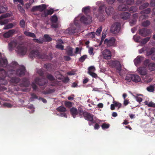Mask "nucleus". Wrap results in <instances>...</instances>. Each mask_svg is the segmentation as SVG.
<instances>
[{
	"mask_svg": "<svg viewBox=\"0 0 155 155\" xmlns=\"http://www.w3.org/2000/svg\"><path fill=\"white\" fill-rule=\"evenodd\" d=\"M25 67L24 66H21L16 70L15 72L16 75L19 77H21L25 75ZM7 73H9L12 74L15 72V71L11 69L9 70H7Z\"/></svg>",
	"mask_w": 155,
	"mask_h": 155,
	"instance_id": "nucleus-1",
	"label": "nucleus"
},
{
	"mask_svg": "<svg viewBox=\"0 0 155 155\" xmlns=\"http://www.w3.org/2000/svg\"><path fill=\"white\" fill-rule=\"evenodd\" d=\"M125 80L129 82L131 81L135 82H138L140 81L141 78L138 75L128 74L126 76Z\"/></svg>",
	"mask_w": 155,
	"mask_h": 155,
	"instance_id": "nucleus-2",
	"label": "nucleus"
},
{
	"mask_svg": "<svg viewBox=\"0 0 155 155\" xmlns=\"http://www.w3.org/2000/svg\"><path fill=\"white\" fill-rule=\"evenodd\" d=\"M31 58L37 57L38 58L44 59L46 58L47 56L45 54H41L38 50H33L29 54Z\"/></svg>",
	"mask_w": 155,
	"mask_h": 155,
	"instance_id": "nucleus-3",
	"label": "nucleus"
},
{
	"mask_svg": "<svg viewBox=\"0 0 155 155\" xmlns=\"http://www.w3.org/2000/svg\"><path fill=\"white\" fill-rule=\"evenodd\" d=\"M109 66L113 68H115L117 71L120 73L121 70V66L119 61L117 60H111L109 62Z\"/></svg>",
	"mask_w": 155,
	"mask_h": 155,
	"instance_id": "nucleus-4",
	"label": "nucleus"
},
{
	"mask_svg": "<svg viewBox=\"0 0 155 155\" xmlns=\"http://www.w3.org/2000/svg\"><path fill=\"white\" fill-rule=\"evenodd\" d=\"M143 64L145 66L147 67L150 71H155V63L150 62V60L147 59L144 61Z\"/></svg>",
	"mask_w": 155,
	"mask_h": 155,
	"instance_id": "nucleus-5",
	"label": "nucleus"
},
{
	"mask_svg": "<svg viewBox=\"0 0 155 155\" xmlns=\"http://www.w3.org/2000/svg\"><path fill=\"white\" fill-rule=\"evenodd\" d=\"M120 27V24L118 22H116L112 25L110 31L114 34L117 33L119 31Z\"/></svg>",
	"mask_w": 155,
	"mask_h": 155,
	"instance_id": "nucleus-6",
	"label": "nucleus"
},
{
	"mask_svg": "<svg viewBox=\"0 0 155 155\" xmlns=\"http://www.w3.org/2000/svg\"><path fill=\"white\" fill-rule=\"evenodd\" d=\"M115 40V38L114 37H111L109 39L106 38L105 40L104 43L108 47L114 46Z\"/></svg>",
	"mask_w": 155,
	"mask_h": 155,
	"instance_id": "nucleus-7",
	"label": "nucleus"
},
{
	"mask_svg": "<svg viewBox=\"0 0 155 155\" xmlns=\"http://www.w3.org/2000/svg\"><path fill=\"white\" fill-rule=\"evenodd\" d=\"M91 17L89 15L87 16H83L81 17L80 19L81 22L86 24H90L91 22Z\"/></svg>",
	"mask_w": 155,
	"mask_h": 155,
	"instance_id": "nucleus-8",
	"label": "nucleus"
},
{
	"mask_svg": "<svg viewBox=\"0 0 155 155\" xmlns=\"http://www.w3.org/2000/svg\"><path fill=\"white\" fill-rule=\"evenodd\" d=\"M83 116L85 120L91 122L92 123H95V121L93 119L94 116L92 114L85 111V113L84 114Z\"/></svg>",
	"mask_w": 155,
	"mask_h": 155,
	"instance_id": "nucleus-9",
	"label": "nucleus"
},
{
	"mask_svg": "<svg viewBox=\"0 0 155 155\" xmlns=\"http://www.w3.org/2000/svg\"><path fill=\"white\" fill-rule=\"evenodd\" d=\"M139 34L143 37H146L150 34L151 32L150 29L143 28L139 29Z\"/></svg>",
	"mask_w": 155,
	"mask_h": 155,
	"instance_id": "nucleus-10",
	"label": "nucleus"
},
{
	"mask_svg": "<svg viewBox=\"0 0 155 155\" xmlns=\"http://www.w3.org/2000/svg\"><path fill=\"white\" fill-rule=\"evenodd\" d=\"M7 75V72L5 71L3 69H0V78L1 79L0 80V84H4V82L5 81L4 80L5 77H6Z\"/></svg>",
	"mask_w": 155,
	"mask_h": 155,
	"instance_id": "nucleus-11",
	"label": "nucleus"
},
{
	"mask_svg": "<svg viewBox=\"0 0 155 155\" xmlns=\"http://www.w3.org/2000/svg\"><path fill=\"white\" fill-rule=\"evenodd\" d=\"M102 54L104 59L109 60L111 58V52L108 49H105L102 52Z\"/></svg>",
	"mask_w": 155,
	"mask_h": 155,
	"instance_id": "nucleus-12",
	"label": "nucleus"
},
{
	"mask_svg": "<svg viewBox=\"0 0 155 155\" xmlns=\"http://www.w3.org/2000/svg\"><path fill=\"white\" fill-rule=\"evenodd\" d=\"M8 14H5L2 15L0 16V24L1 25H5L9 22V20L8 19H3L8 17Z\"/></svg>",
	"mask_w": 155,
	"mask_h": 155,
	"instance_id": "nucleus-13",
	"label": "nucleus"
},
{
	"mask_svg": "<svg viewBox=\"0 0 155 155\" xmlns=\"http://www.w3.org/2000/svg\"><path fill=\"white\" fill-rule=\"evenodd\" d=\"M35 82L39 85L43 86L47 83L48 81L45 78H40L38 77L35 78Z\"/></svg>",
	"mask_w": 155,
	"mask_h": 155,
	"instance_id": "nucleus-14",
	"label": "nucleus"
},
{
	"mask_svg": "<svg viewBox=\"0 0 155 155\" xmlns=\"http://www.w3.org/2000/svg\"><path fill=\"white\" fill-rule=\"evenodd\" d=\"M18 52L21 55H25L27 51V49L25 46L19 45L17 47Z\"/></svg>",
	"mask_w": 155,
	"mask_h": 155,
	"instance_id": "nucleus-15",
	"label": "nucleus"
},
{
	"mask_svg": "<svg viewBox=\"0 0 155 155\" xmlns=\"http://www.w3.org/2000/svg\"><path fill=\"white\" fill-rule=\"evenodd\" d=\"M54 12V9L52 8L45 10L41 13V16L42 17H46L48 15H51L53 14Z\"/></svg>",
	"mask_w": 155,
	"mask_h": 155,
	"instance_id": "nucleus-16",
	"label": "nucleus"
},
{
	"mask_svg": "<svg viewBox=\"0 0 155 155\" xmlns=\"http://www.w3.org/2000/svg\"><path fill=\"white\" fill-rule=\"evenodd\" d=\"M138 73L142 75H145L147 74V69L146 67H140L137 69Z\"/></svg>",
	"mask_w": 155,
	"mask_h": 155,
	"instance_id": "nucleus-17",
	"label": "nucleus"
},
{
	"mask_svg": "<svg viewBox=\"0 0 155 155\" xmlns=\"http://www.w3.org/2000/svg\"><path fill=\"white\" fill-rule=\"evenodd\" d=\"M8 64V61L7 59L5 58H2V54L0 53V64L2 67H5L7 66Z\"/></svg>",
	"mask_w": 155,
	"mask_h": 155,
	"instance_id": "nucleus-18",
	"label": "nucleus"
},
{
	"mask_svg": "<svg viewBox=\"0 0 155 155\" xmlns=\"http://www.w3.org/2000/svg\"><path fill=\"white\" fill-rule=\"evenodd\" d=\"M74 24L75 25V26H73L72 27L68 29V33L69 34H72L75 33H76L78 31L76 28L75 27L76 25H77L76 22V21H74Z\"/></svg>",
	"mask_w": 155,
	"mask_h": 155,
	"instance_id": "nucleus-19",
	"label": "nucleus"
},
{
	"mask_svg": "<svg viewBox=\"0 0 155 155\" xmlns=\"http://www.w3.org/2000/svg\"><path fill=\"white\" fill-rule=\"evenodd\" d=\"M130 16V14L128 12H124L120 14V17L121 18L124 20L128 19Z\"/></svg>",
	"mask_w": 155,
	"mask_h": 155,
	"instance_id": "nucleus-20",
	"label": "nucleus"
},
{
	"mask_svg": "<svg viewBox=\"0 0 155 155\" xmlns=\"http://www.w3.org/2000/svg\"><path fill=\"white\" fill-rule=\"evenodd\" d=\"M15 31V30L14 29L10 30L8 32L4 34L3 37L5 38H8L14 34Z\"/></svg>",
	"mask_w": 155,
	"mask_h": 155,
	"instance_id": "nucleus-21",
	"label": "nucleus"
},
{
	"mask_svg": "<svg viewBox=\"0 0 155 155\" xmlns=\"http://www.w3.org/2000/svg\"><path fill=\"white\" fill-rule=\"evenodd\" d=\"M114 9L111 6H109L105 8V11L108 15H110L113 13Z\"/></svg>",
	"mask_w": 155,
	"mask_h": 155,
	"instance_id": "nucleus-22",
	"label": "nucleus"
},
{
	"mask_svg": "<svg viewBox=\"0 0 155 155\" xmlns=\"http://www.w3.org/2000/svg\"><path fill=\"white\" fill-rule=\"evenodd\" d=\"M17 45V42L16 40L12 41L8 43V48L9 50L12 51L13 48L16 47Z\"/></svg>",
	"mask_w": 155,
	"mask_h": 155,
	"instance_id": "nucleus-23",
	"label": "nucleus"
},
{
	"mask_svg": "<svg viewBox=\"0 0 155 155\" xmlns=\"http://www.w3.org/2000/svg\"><path fill=\"white\" fill-rule=\"evenodd\" d=\"M118 9L119 11H124L127 10L129 9V7L125 4H121L118 6Z\"/></svg>",
	"mask_w": 155,
	"mask_h": 155,
	"instance_id": "nucleus-24",
	"label": "nucleus"
},
{
	"mask_svg": "<svg viewBox=\"0 0 155 155\" xmlns=\"http://www.w3.org/2000/svg\"><path fill=\"white\" fill-rule=\"evenodd\" d=\"M70 112L74 118L76 117V116L78 114V110L75 107H73L70 110Z\"/></svg>",
	"mask_w": 155,
	"mask_h": 155,
	"instance_id": "nucleus-25",
	"label": "nucleus"
},
{
	"mask_svg": "<svg viewBox=\"0 0 155 155\" xmlns=\"http://www.w3.org/2000/svg\"><path fill=\"white\" fill-rule=\"evenodd\" d=\"M30 84V82L28 79L26 78H24L22 79V83L21 85L27 87H28Z\"/></svg>",
	"mask_w": 155,
	"mask_h": 155,
	"instance_id": "nucleus-26",
	"label": "nucleus"
},
{
	"mask_svg": "<svg viewBox=\"0 0 155 155\" xmlns=\"http://www.w3.org/2000/svg\"><path fill=\"white\" fill-rule=\"evenodd\" d=\"M77 110L78 114H79L80 117H82L85 113V112H84L83 110V107L79 106Z\"/></svg>",
	"mask_w": 155,
	"mask_h": 155,
	"instance_id": "nucleus-27",
	"label": "nucleus"
},
{
	"mask_svg": "<svg viewBox=\"0 0 155 155\" xmlns=\"http://www.w3.org/2000/svg\"><path fill=\"white\" fill-rule=\"evenodd\" d=\"M25 35L27 36L31 37L33 38H35L36 36L35 34L33 33L28 32L27 31H25L24 33Z\"/></svg>",
	"mask_w": 155,
	"mask_h": 155,
	"instance_id": "nucleus-28",
	"label": "nucleus"
},
{
	"mask_svg": "<svg viewBox=\"0 0 155 155\" xmlns=\"http://www.w3.org/2000/svg\"><path fill=\"white\" fill-rule=\"evenodd\" d=\"M73 48L71 47L67 48L66 52L68 55L71 56H72L74 55V54L73 52Z\"/></svg>",
	"mask_w": 155,
	"mask_h": 155,
	"instance_id": "nucleus-29",
	"label": "nucleus"
},
{
	"mask_svg": "<svg viewBox=\"0 0 155 155\" xmlns=\"http://www.w3.org/2000/svg\"><path fill=\"white\" fill-rule=\"evenodd\" d=\"M100 21H103L105 19V16L101 12L99 13L97 17Z\"/></svg>",
	"mask_w": 155,
	"mask_h": 155,
	"instance_id": "nucleus-30",
	"label": "nucleus"
},
{
	"mask_svg": "<svg viewBox=\"0 0 155 155\" xmlns=\"http://www.w3.org/2000/svg\"><path fill=\"white\" fill-rule=\"evenodd\" d=\"M141 56H137V58L134 60V62L135 65L137 66L141 62Z\"/></svg>",
	"mask_w": 155,
	"mask_h": 155,
	"instance_id": "nucleus-31",
	"label": "nucleus"
},
{
	"mask_svg": "<svg viewBox=\"0 0 155 155\" xmlns=\"http://www.w3.org/2000/svg\"><path fill=\"white\" fill-rule=\"evenodd\" d=\"M90 7L89 6L83 8L82 9V11L85 14H87L90 12Z\"/></svg>",
	"mask_w": 155,
	"mask_h": 155,
	"instance_id": "nucleus-32",
	"label": "nucleus"
},
{
	"mask_svg": "<svg viewBox=\"0 0 155 155\" xmlns=\"http://www.w3.org/2000/svg\"><path fill=\"white\" fill-rule=\"evenodd\" d=\"M44 67L46 68L47 71H51L52 68V65L51 64H44Z\"/></svg>",
	"mask_w": 155,
	"mask_h": 155,
	"instance_id": "nucleus-33",
	"label": "nucleus"
},
{
	"mask_svg": "<svg viewBox=\"0 0 155 155\" xmlns=\"http://www.w3.org/2000/svg\"><path fill=\"white\" fill-rule=\"evenodd\" d=\"M38 11L40 12H42L45 10L47 8V6L45 4H42L41 5L38 6Z\"/></svg>",
	"mask_w": 155,
	"mask_h": 155,
	"instance_id": "nucleus-34",
	"label": "nucleus"
},
{
	"mask_svg": "<svg viewBox=\"0 0 155 155\" xmlns=\"http://www.w3.org/2000/svg\"><path fill=\"white\" fill-rule=\"evenodd\" d=\"M20 80V79L19 78L16 77L12 78L10 80L11 82L15 83H18Z\"/></svg>",
	"mask_w": 155,
	"mask_h": 155,
	"instance_id": "nucleus-35",
	"label": "nucleus"
},
{
	"mask_svg": "<svg viewBox=\"0 0 155 155\" xmlns=\"http://www.w3.org/2000/svg\"><path fill=\"white\" fill-rule=\"evenodd\" d=\"M51 21L52 23H56L58 21V18L57 16L54 15L52 16L51 18Z\"/></svg>",
	"mask_w": 155,
	"mask_h": 155,
	"instance_id": "nucleus-36",
	"label": "nucleus"
},
{
	"mask_svg": "<svg viewBox=\"0 0 155 155\" xmlns=\"http://www.w3.org/2000/svg\"><path fill=\"white\" fill-rule=\"evenodd\" d=\"M137 10V8L136 6H132L130 8L129 11L131 13L136 12Z\"/></svg>",
	"mask_w": 155,
	"mask_h": 155,
	"instance_id": "nucleus-37",
	"label": "nucleus"
},
{
	"mask_svg": "<svg viewBox=\"0 0 155 155\" xmlns=\"http://www.w3.org/2000/svg\"><path fill=\"white\" fill-rule=\"evenodd\" d=\"M57 110L60 112H65L67 111L66 109L63 106H60L57 108Z\"/></svg>",
	"mask_w": 155,
	"mask_h": 155,
	"instance_id": "nucleus-38",
	"label": "nucleus"
},
{
	"mask_svg": "<svg viewBox=\"0 0 155 155\" xmlns=\"http://www.w3.org/2000/svg\"><path fill=\"white\" fill-rule=\"evenodd\" d=\"M151 11V9L150 8H148L142 11H141L140 12V14H148L150 13Z\"/></svg>",
	"mask_w": 155,
	"mask_h": 155,
	"instance_id": "nucleus-39",
	"label": "nucleus"
},
{
	"mask_svg": "<svg viewBox=\"0 0 155 155\" xmlns=\"http://www.w3.org/2000/svg\"><path fill=\"white\" fill-rule=\"evenodd\" d=\"M155 52V48H151L150 51L147 52L146 54L147 56H150Z\"/></svg>",
	"mask_w": 155,
	"mask_h": 155,
	"instance_id": "nucleus-40",
	"label": "nucleus"
},
{
	"mask_svg": "<svg viewBox=\"0 0 155 155\" xmlns=\"http://www.w3.org/2000/svg\"><path fill=\"white\" fill-rule=\"evenodd\" d=\"M149 5V4L148 3H144L139 7V9L140 10L143 9L148 7Z\"/></svg>",
	"mask_w": 155,
	"mask_h": 155,
	"instance_id": "nucleus-41",
	"label": "nucleus"
},
{
	"mask_svg": "<svg viewBox=\"0 0 155 155\" xmlns=\"http://www.w3.org/2000/svg\"><path fill=\"white\" fill-rule=\"evenodd\" d=\"M19 25L21 28H24L25 27V21L23 20H21L19 22Z\"/></svg>",
	"mask_w": 155,
	"mask_h": 155,
	"instance_id": "nucleus-42",
	"label": "nucleus"
},
{
	"mask_svg": "<svg viewBox=\"0 0 155 155\" xmlns=\"http://www.w3.org/2000/svg\"><path fill=\"white\" fill-rule=\"evenodd\" d=\"M13 27V25L12 23H10L6 25L3 28L4 30L8 29L9 28H11Z\"/></svg>",
	"mask_w": 155,
	"mask_h": 155,
	"instance_id": "nucleus-43",
	"label": "nucleus"
},
{
	"mask_svg": "<svg viewBox=\"0 0 155 155\" xmlns=\"http://www.w3.org/2000/svg\"><path fill=\"white\" fill-rule=\"evenodd\" d=\"M150 39V37H147L142 39L141 41V43L143 44H145L149 41Z\"/></svg>",
	"mask_w": 155,
	"mask_h": 155,
	"instance_id": "nucleus-44",
	"label": "nucleus"
},
{
	"mask_svg": "<svg viewBox=\"0 0 155 155\" xmlns=\"http://www.w3.org/2000/svg\"><path fill=\"white\" fill-rule=\"evenodd\" d=\"M150 24V21L148 20L143 21L142 23V25L143 27H146Z\"/></svg>",
	"mask_w": 155,
	"mask_h": 155,
	"instance_id": "nucleus-45",
	"label": "nucleus"
},
{
	"mask_svg": "<svg viewBox=\"0 0 155 155\" xmlns=\"http://www.w3.org/2000/svg\"><path fill=\"white\" fill-rule=\"evenodd\" d=\"M44 37V38L46 41H50L52 40V38H51L48 35H45Z\"/></svg>",
	"mask_w": 155,
	"mask_h": 155,
	"instance_id": "nucleus-46",
	"label": "nucleus"
},
{
	"mask_svg": "<svg viewBox=\"0 0 155 155\" xmlns=\"http://www.w3.org/2000/svg\"><path fill=\"white\" fill-rule=\"evenodd\" d=\"M110 125L109 124H107L106 123H104L101 125V127L103 129H107L110 127Z\"/></svg>",
	"mask_w": 155,
	"mask_h": 155,
	"instance_id": "nucleus-47",
	"label": "nucleus"
},
{
	"mask_svg": "<svg viewBox=\"0 0 155 155\" xmlns=\"http://www.w3.org/2000/svg\"><path fill=\"white\" fill-rule=\"evenodd\" d=\"M65 105L68 108H70L72 107V103L69 101H66L64 103Z\"/></svg>",
	"mask_w": 155,
	"mask_h": 155,
	"instance_id": "nucleus-48",
	"label": "nucleus"
},
{
	"mask_svg": "<svg viewBox=\"0 0 155 155\" xmlns=\"http://www.w3.org/2000/svg\"><path fill=\"white\" fill-rule=\"evenodd\" d=\"M87 58V55H83L79 58V61L80 62H83Z\"/></svg>",
	"mask_w": 155,
	"mask_h": 155,
	"instance_id": "nucleus-49",
	"label": "nucleus"
},
{
	"mask_svg": "<svg viewBox=\"0 0 155 155\" xmlns=\"http://www.w3.org/2000/svg\"><path fill=\"white\" fill-rule=\"evenodd\" d=\"M147 89L148 91L150 92H153L154 90L153 86L151 85L147 87Z\"/></svg>",
	"mask_w": 155,
	"mask_h": 155,
	"instance_id": "nucleus-50",
	"label": "nucleus"
},
{
	"mask_svg": "<svg viewBox=\"0 0 155 155\" xmlns=\"http://www.w3.org/2000/svg\"><path fill=\"white\" fill-rule=\"evenodd\" d=\"M113 103L114 104L115 107H118V109H119L121 107L122 105L120 103L115 101H114Z\"/></svg>",
	"mask_w": 155,
	"mask_h": 155,
	"instance_id": "nucleus-51",
	"label": "nucleus"
},
{
	"mask_svg": "<svg viewBox=\"0 0 155 155\" xmlns=\"http://www.w3.org/2000/svg\"><path fill=\"white\" fill-rule=\"evenodd\" d=\"M7 10V8H5L3 6H0V12H1V14L5 12Z\"/></svg>",
	"mask_w": 155,
	"mask_h": 155,
	"instance_id": "nucleus-52",
	"label": "nucleus"
},
{
	"mask_svg": "<svg viewBox=\"0 0 155 155\" xmlns=\"http://www.w3.org/2000/svg\"><path fill=\"white\" fill-rule=\"evenodd\" d=\"M102 28L101 26L98 28L95 33V34L97 35H99L102 31Z\"/></svg>",
	"mask_w": 155,
	"mask_h": 155,
	"instance_id": "nucleus-53",
	"label": "nucleus"
},
{
	"mask_svg": "<svg viewBox=\"0 0 155 155\" xmlns=\"http://www.w3.org/2000/svg\"><path fill=\"white\" fill-rule=\"evenodd\" d=\"M47 77L49 80L51 81H53L54 80V78L51 74H48L47 75Z\"/></svg>",
	"mask_w": 155,
	"mask_h": 155,
	"instance_id": "nucleus-54",
	"label": "nucleus"
},
{
	"mask_svg": "<svg viewBox=\"0 0 155 155\" xmlns=\"http://www.w3.org/2000/svg\"><path fill=\"white\" fill-rule=\"evenodd\" d=\"M137 20H136L135 19H134L132 18V19L130 20V25L131 26H133L134 25L136 24V23L137 22Z\"/></svg>",
	"mask_w": 155,
	"mask_h": 155,
	"instance_id": "nucleus-55",
	"label": "nucleus"
},
{
	"mask_svg": "<svg viewBox=\"0 0 155 155\" xmlns=\"http://www.w3.org/2000/svg\"><path fill=\"white\" fill-rule=\"evenodd\" d=\"M37 72L41 76H43L44 75L43 71L41 69H40L38 70Z\"/></svg>",
	"mask_w": 155,
	"mask_h": 155,
	"instance_id": "nucleus-56",
	"label": "nucleus"
},
{
	"mask_svg": "<svg viewBox=\"0 0 155 155\" xmlns=\"http://www.w3.org/2000/svg\"><path fill=\"white\" fill-rule=\"evenodd\" d=\"M126 2L127 4L130 5H133L134 3V0H127Z\"/></svg>",
	"mask_w": 155,
	"mask_h": 155,
	"instance_id": "nucleus-57",
	"label": "nucleus"
},
{
	"mask_svg": "<svg viewBox=\"0 0 155 155\" xmlns=\"http://www.w3.org/2000/svg\"><path fill=\"white\" fill-rule=\"evenodd\" d=\"M105 5L104 4L101 5L99 8V12H101L103 9L105 8Z\"/></svg>",
	"mask_w": 155,
	"mask_h": 155,
	"instance_id": "nucleus-58",
	"label": "nucleus"
},
{
	"mask_svg": "<svg viewBox=\"0 0 155 155\" xmlns=\"http://www.w3.org/2000/svg\"><path fill=\"white\" fill-rule=\"evenodd\" d=\"M88 74L93 78H96L97 77V74L92 71H89V73H88Z\"/></svg>",
	"mask_w": 155,
	"mask_h": 155,
	"instance_id": "nucleus-59",
	"label": "nucleus"
},
{
	"mask_svg": "<svg viewBox=\"0 0 155 155\" xmlns=\"http://www.w3.org/2000/svg\"><path fill=\"white\" fill-rule=\"evenodd\" d=\"M38 10V6H33L31 9V12H34Z\"/></svg>",
	"mask_w": 155,
	"mask_h": 155,
	"instance_id": "nucleus-60",
	"label": "nucleus"
},
{
	"mask_svg": "<svg viewBox=\"0 0 155 155\" xmlns=\"http://www.w3.org/2000/svg\"><path fill=\"white\" fill-rule=\"evenodd\" d=\"M95 33L93 32H91V33H89L87 34V36L92 38H93L95 37Z\"/></svg>",
	"mask_w": 155,
	"mask_h": 155,
	"instance_id": "nucleus-61",
	"label": "nucleus"
},
{
	"mask_svg": "<svg viewBox=\"0 0 155 155\" xmlns=\"http://www.w3.org/2000/svg\"><path fill=\"white\" fill-rule=\"evenodd\" d=\"M64 46L60 44H57L56 45V48L58 49L63 50L64 49Z\"/></svg>",
	"mask_w": 155,
	"mask_h": 155,
	"instance_id": "nucleus-62",
	"label": "nucleus"
},
{
	"mask_svg": "<svg viewBox=\"0 0 155 155\" xmlns=\"http://www.w3.org/2000/svg\"><path fill=\"white\" fill-rule=\"evenodd\" d=\"M129 103H130V102L129 99H126L124 100L123 103V104L124 106H126Z\"/></svg>",
	"mask_w": 155,
	"mask_h": 155,
	"instance_id": "nucleus-63",
	"label": "nucleus"
},
{
	"mask_svg": "<svg viewBox=\"0 0 155 155\" xmlns=\"http://www.w3.org/2000/svg\"><path fill=\"white\" fill-rule=\"evenodd\" d=\"M69 79L68 77L65 78L62 80L63 82L64 83H67L69 82Z\"/></svg>",
	"mask_w": 155,
	"mask_h": 155,
	"instance_id": "nucleus-64",
	"label": "nucleus"
}]
</instances>
